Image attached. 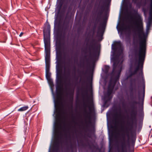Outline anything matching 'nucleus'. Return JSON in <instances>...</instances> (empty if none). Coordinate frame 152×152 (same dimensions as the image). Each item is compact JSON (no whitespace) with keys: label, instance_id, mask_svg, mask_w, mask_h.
Segmentation results:
<instances>
[{"label":"nucleus","instance_id":"21","mask_svg":"<svg viewBox=\"0 0 152 152\" xmlns=\"http://www.w3.org/2000/svg\"><path fill=\"white\" fill-rule=\"evenodd\" d=\"M119 99L120 102L123 101L124 100H125L124 98V97L123 96H120L119 98Z\"/></svg>","mask_w":152,"mask_h":152},{"label":"nucleus","instance_id":"14","mask_svg":"<svg viewBox=\"0 0 152 152\" xmlns=\"http://www.w3.org/2000/svg\"><path fill=\"white\" fill-rule=\"evenodd\" d=\"M134 86H135V84L134 85L133 80H130V90L131 92H132L134 90Z\"/></svg>","mask_w":152,"mask_h":152},{"label":"nucleus","instance_id":"18","mask_svg":"<svg viewBox=\"0 0 152 152\" xmlns=\"http://www.w3.org/2000/svg\"><path fill=\"white\" fill-rule=\"evenodd\" d=\"M152 21L149 20H148V21L147 23V27L148 29L150 27L152 23Z\"/></svg>","mask_w":152,"mask_h":152},{"label":"nucleus","instance_id":"13","mask_svg":"<svg viewBox=\"0 0 152 152\" xmlns=\"http://www.w3.org/2000/svg\"><path fill=\"white\" fill-rule=\"evenodd\" d=\"M145 96V90H144L142 96H141L140 94H139L138 98L140 101L141 100L142 103L143 104Z\"/></svg>","mask_w":152,"mask_h":152},{"label":"nucleus","instance_id":"9","mask_svg":"<svg viewBox=\"0 0 152 152\" xmlns=\"http://www.w3.org/2000/svg\"><path fill=\"white\" fill-rule=\"evenodd\" d=\"M89 110V112L87 113V114H86V113H87L86 111V110H85L84 111V116L86 118V119H88V120H89V121H88V122L89 123H91V118L90 116V115L91 113L92 112V109L91 107L89 106L88 107Z\"/></svg>","mask_w":152,"mask_h":152},{"label":"nucleus","instance_id":"32","mask_svg":"<svg viewBox=\"0 0 152 152\" xmlns=\"http://www.w3.org/2000/svg\"><path fill=\"white\" fill-rule=\"evenodd\" d=\"M120 28H121V30H122L123 29V27H122V26H121V27H120Z\"/></svg>","mask_w":152,"mask_h":152},{"label":"nucleus","instance_id":"40","mask_svg":"<svg viewBox=\"0 0 152 152\" xmlns=\"http://www.w3.org/2000/svg\"><path fill=\"white\" fill-rule=\"evenodd\" d=\"M49 152H50V151H49Z\"/></svg>","mask_w":152,"mask_h":152},{"label":"nucleus","instance_id":"1","mask_svg":"<svg viewBox=\"0 0 152 152\" xmlns=\"http://www.w3.org/2000/svg\"><path fill=\"white\" fill-rule=\"evenodd\" d=\"M135 20L133 21V25L135 26V28H133V31L134 33L137 32L139 39V47L138 56V61L137 66L135 67L134 71L130 72L129 77H131L136 74L140 68V72L139 76L141 77L142 82L145 83V81L143 72V67L144 61L146 50V39L147 34L144 32L142 19L141 16L137 14L135 16Z\"/></svg>","mask_w":152,"mask_h":152},{"label":"nucleus","instance_id":"20","mask_svg":"<svg viewBox=\"0 0 152 152\" xmlns=\"http://www.w3.org/2000/svg\"><path fill=\"white\" fill-rule=\"evenodd\" d=\"M131 103L133 105H134L137 104H139V102H138L136 101L133 100L132 102Z\"/></svg>","mask_w":152,"mask_h":152},{"label":"nucleus","instance_id":"6","mask_svg":"<svg viewBox=\"0 0 152 152\" xmlns=\"http://www.w3.org/2000/svg\"><path fill=\"white\" fill-rule=\"evenodd\" d=\"M57 84L58 85L57 88V95L58 96H60V99L61 100V91L62 87L61 86V81L59 77L58 80Z\"/></svg>","mask_w":152,"mask_h":152},{"label":"nucleus","instance_id":"17","mask_svg":"<svg viewBox=\"0 0 152 152\" xmlns=\"http://www.w3.org/2000/svg\"><path fill=\"white\" fill-rule=\"evenodd\" d=\"M70 148L71 149H73L74 148H76L77 147V144L76 142L72 143L70 145Z\"/></svg>","mask_w":152,"mask_h":152},{"label":"nucleus","instance_id":"19","mask_svg":"<svg viewBox=\"0 0 152 152\" xmlns=\"http://www.w3.org/2000/svg\"><path fill=\"white\" fill-rule=\"evenodd\" d=\"M121 103L123 107H125L126 105V103L125 100H124L123 101L121 102Z\"/></svg>","mask_w":152,"mask_h":152},{"label":"nucleus","instance_id":"38","mask_svg":"<svg viewBox=\"0 0 152 152\" xmlns=\"http://www.w3.org/2000/svg\"><path fill=\"white\" fill-rule=\"evenodd\" d=\"M133 1H135V0H133Z\"/></svg>","mask_w":152,"mask_h":152},{"label":"nucleus","instance_id":"16","mask_svg":"<svg viewBox=\"0 0 152 152\" xmlns=\"http://www.w3.org/2000/svg\"><path fill=\"white\" fill-rule=\"evenodd\" d=\"M56 105H60L61 106L63 107V105L62 102L60 101L57 100L55 102Z\"/></svg>","mask_w":152,"mask_h":152},{"label":"nucleus","instance_id":"37","mask_svg":"<svg viewBox=\"0 0 152 152\" xmlns=\"http://www.w3.org/2000/svg\"><path fill=\"white\" fill-rule=\"evenodd\" d=\"M132 94H131V96H132Z\"/></svg>","mask_w":152,"mask_h":152},{"label":"nucleus","instance_id":"3","mask_svg":"<svg viewBox=\"0 0 152 152\" xmlns=\"http://www.w3.org/2000/svg\"><path fill=\"white\" fill-rule=\"evenodd\" d=\"M50 25L48 23L45 24L43 30L44 41L45 53V72H50Z\"/></svg>","mask_w":152,"mask_h":152},{"label":"nucleus","instance_id":"24","mask_svg":"<svg viewBox=\"0 0 152 152\" xmlns=\"http://www.w3.org/2000/svg\"><path fill=\"white\" fill-rule=\"evenodd\" d=\"M58 109L60 111L59 113H61V107H58ZM61 112L63 114H64V112L63 111H61Z\"/></svg>","mask_w":152,"mask_h":152},{"label":"nucleus","instance_id":"31","mask_svg":"<svg viewBox=\"0 0 152 152\" xmlns=\"http://www.w3.org/2000/svg\"><path fill=\"white\" fill-rule=\"evenodd\" d=\"M102 1V0H100V1H99V3L100 4H101Z\"/></svg>","mask_w":152,"mask_h":152},{"label":"nucleus","instance_id":"29","mask_svg":"<svg viewBox=\"0 0 152 152\" xmlns=\"http://www.w3.org/2000/svg\"><path fill=\"white\" fill-rule=\"evenodd\" d=\"M115 116H120V114H116V115H115Z\"/></svg>","mask_w":152,"mask_h":152},{"label":"nucleus","instance_id":"25","mask_svg":"<svg viewBox=\"0 0 152 152\" xmlns=\"http://www.w3.org/2000/svg\"><path fill=\"white\" fill-rule=\"evenodd\" d=\"M73 92L72 93V92H70L69 93V94L70 95L72 96V98H73Z\"/></svg>","mask_w":152,"mask_h":152},{"label":"nucleus","instance_id":"23","mask_svg":"<svg viewBox=\"0 0 152 152\" xmlns=\"http://www.w3.org/2000/svg\"><path fill=\"white\" fill-rule=\"evenodd\" d=\"M134 147L131 149H129L128 151V152H134Z\"/></svg>","mask_w":152,"mask_h":152},{"label":"nucleus","instance_id":"36","mask_svg":"<svg viewBox=\"0 0 152 152\" xmlns=\"http://www.w3.org/2000/svg\"><path fill=\"white\" fill-rule=\"evenodd\" d=\"M74 122L75 124H76V123L75 121H74Z\"/></svg>","mask_w":152,"mask_h":152},{"label":"nucleus","instance_id":"10","mask_svg":"<svg viewBox=\"0 0 152 152\" xmlns=\"http://www.w3.org/2000/svg\"><path fill=\"white\" fill-rule=\"evenodd\" d=\"M95 42V40L94 39H92L91 41L90 44L88 48V49L90 51V54H91V52L92 50H94L96 49Z\"/></svg>","mask_w":152,"mask_h":152},{"label":"nucleus","instance_id":"35","mask_svg":"<svg viewBox=\"0 0 152 152\" xmlns=\"http://www.w3.org/2000/svg\"><path fill=\"white\" fill-rule=\"evenodd\" d=\"M56 125H57V126H58V124H56Z\"/></svg>","mask_w":152,"mask_h":152},{"label":"nucleus","instance_id":"30","mask_svg":"<svg viewBox=\"0 0 152 152\" xmlns=\"http://www.w3.org/2000/svg\"><path fill=\"white\" fill-rule=\"evenodd\" d=\"M88 100L89 103H91L89 101V99L88 98Z\"/></svg>","mask_w":152,"mask_h":152},{"label":"nucleus","instance_id":"22","mask_svg":"<svg viewBox=\"0 0 152 152\" xmlns=\"http://www.w3.org/2000/svg\"><path fill=\"white\" fill-rule=\"evenodd\" d=\"M106 22L105 21H104L101 24V26L103 28H104L105 26Z\"/></svg>","mask_w":152,"mask_h":152},{"label":"nucleus","instance_id":"33","mask_svg":"<svg viewBox=\"0 0 152 152\" xmlns=\"http://www.w3.org/2000/svg\"><path fill=\"white\" fill-rule=\"evenodd\" d=\"M131 99H134V98L132 97L131 98Z\"/></svg>","mask_w":152,"mask_h":152},{"label":"nucleus","instance_id":"34","mask_svg":"<svg viewBox=\"0 0 152 152\" xmlns=\"http://www.w3.org/2000/svg\"><path fill=\"white\" fill-rule=\"evenodd\" d=\"M135 51L136 53L137 52V50H135Z\"/></svg>","mask_w":152,"mask_h":152},{"label":"nucleus","instance_id":"28","mask_svg":"<svg viewBox=\"0 0 152 152\" xmlns=\"http://www.w3.org/2000/svg\"><path fill=\"white\" fill-rule=\"evenodd\" d=\"M83 107H86V104L85 103H84L83 104Z\"/></svg>","mask_w":152,"mask_h":152},{"label":"nucleus","instance_id":"4","mask_svg":"<svg viewBox=\"0 0 152 152\" xmlns=\"http://www.w3.org/2000/svg\"><path fill=\"white\" fill-rule=\"evenodd\" d=\"M121 70L122 66L119 68L115 66V63L114 62L112 72V76H115L114 81H112V80L111 79L109 82L107 93L104 98L105 104L110 101L113 98V96L111 94L113 93L116 82L119 80Z\"/></svg>","mask_w":152,"mask_h":152},{"label":"nucleus","instance_id":"26","mask_svg":"<svg viewBox=\"0 0 152 152\" xmlns=\"http://www.w3.org/2000/svg\"><path fill=\"white\" fill-rule=\"evenodd\" d=\"M85 93H86V96H87V95H88V91L87 90H85Z\"/></svg>","mask_w":152,"mask_h":152},{"label":"nucleus","instance_id":"7","mask_svg":"<svg viewBox=\"0 0 152 152\" xmlns=\"http://www.w3.org/2000/svg\"><path fill=\"white\" fill-rule=\"evenodd\" d=\"M53 152H60L59 142L58 140H56L54 142Z\"/></svg>","mask_w":152,"mask_h":152},{"label":"nucleus","instance_id":"15","mask_svg":"<svg viewBox=\"0 0 152 152\" xmlns=\"http://www.w3.org/2000/svg\"><path fill=\"white\" fill-rule=\"evenodd\" d=\"M28 108V106H25L21 107L20 109H18V111H23L27 110Z\"/></svg>","mask_w":152,"mask_h":152},{"label":"nucleus","instance_id":"39","mask_svg":"<svg viewBox=\"0 0 152 152\" xmlns=\"http://www.w3.org/2000/svg\"><path fill=\"white\" fill-rule=\"evenodd\" d=\"M77 79H78L77 78H76V80H77Z\"/></svg>","mask_w":152,"mask_h":152},{"label":"nucleus","instance_id":"12","mask_svg":"<svg viewBox=\"0 0 152 152\" xmlns=\"http://www.w3.org/2000/svg\"><path fill=\"white\" fill-rule=\"evenodd\" d=\"M149 15L148 20L152 21V0H151Z\"/></svg>","mask_w":152,"mask_h":152},{"label":"nucleus","instance_id":"8","mask_svg":"<svg viewBox=\"0 0 152 152\" xmlns=\"http://www.w3.org/2000/svg\"><path fill=\"white\" fill-rule=\"evenodd\" d=\"M104 6H101V10H99V12L97 13V18L96 19L95 23L94 25V27H95L96 26L97 24V22L100 21V18H99V16L100 17L102 14H103V12L104 10V9H103Z\"/></svg>","mask_w":152,"mask_h":152},{"label":"nucleus","instance_id":"5","mask_svg":"<svg viewBox=\"0 0 152 152\" xmlns=\"http://www.w3.org/2000/svg\"><path fill=\"white\" fill-rule=\"evenodd\" d=\"M122 44L120 41L115 42L112 45L113 49L116 50L118 49L121 51V53L122 52L123 50L121 47Z\"/></svg>","mask_w":152,"mask_h":152},{"label":"nucleus","instance_id":"27","mask_svg":"<svg viewBox=\"0 0 152 152\" xmlns=\"http://www.w3.org/2000/svg\"><path fill=\"white\" fill-rule=\"evenodd\" d=\"M23 32H21L20 34L19 35V37H21L23 35Z\"/></svg>","mask_w":152,"mask_h":152},{"label":"nucleus","instance_id":"2","mask_svg":"<svg viewBox=\"0 0 152 152\" xmlns=\"http://www.w3.org/2000/svg\"><path fill=\"white\" fill-rule=\"evenodd\" d=\"M137 115V111L132 110L130 120L126 121L121 126V133L118 136L120 138L119 152L120 151L124 152L127 146L129 145L130 141L134 144L135 143L136 137Z\"/></svg>","mask_w":152,"mask_h":152},{"label":"nucleus","instance_id":"11","mask_svg":"<svg viewBox=\"0 0 152 152\" xmlns=\"http://www.w3.org/2000/svg\"><path fill=\"white\" fill-rule=\"evenodd\" d=\"M46 77L49 83L51 84H53V81L51 79L50 77L51 74L50 72H46Z\"/></svg>","mask_w":152,"mask_h":152}]
</instances>
